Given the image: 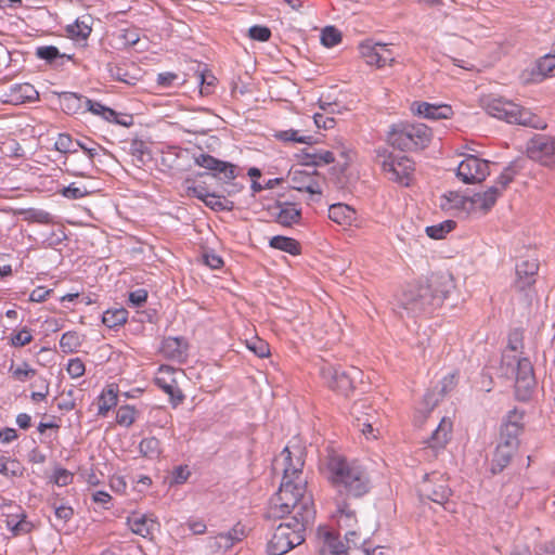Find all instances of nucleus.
Returning a JSON list of instances; mask_svg holds the SVG:
<instances>
[{"label":"nucleus","mask_w":555,"mask_h":555,"mask_svg":"<svg viewBox=\"0 0 555 555\" xmlns=\"http://www.w3.org/2000/svg\"><path fill=\"white\" fill-rule=\"evenodd\" d=\"M306 483V480H282L279 491L270 500L266 518L281 519L294 512L291 519L312 524L315 509L312 494L307 492Z\"/></svg>","instance_id":"1"},{"label":"nucleus","mask_w":555,"mask_h":555,"mask_svg":"<svg viewBox=\"0 0 555 555\" xmlns=\"http://www.w3.org/2000/svg\"><path fill=\"white\" fill-rule=\"evenodd\" d=\"M328 479L337 488L340 496L359 499L371 490V479L364 468L349 464L346 457L331 452L326 457Z\"/></svg>","instance_id":"2"},{"label":"nucleus","mask_w":555,"mask_h":555,"mask_svg":"<svg viewBox=\"0 0 555 555\" xmlns=\"http://www.w3.org/2000/svg\"><path fill=\"white\" fill-rule=\"evenodd\" d=\"M431 129L425 124L400 121L390 126L387 142L402 152L424 150L431 142Z\"/></svg>","instance_id":"3"},{"label":"nucleus","mask_w":555,"mask_h":555,"mask_svg":"<svg viewBox=\"0 0 555 555\" xmlns=\"http://www.w3.org/2000/svg\"><path fill=\"white\" fill-rule=\"evenodd\" d=\"M481 106L488 115L508 124H517L539 128L535 115L520 105L503 98L486 96L481 99Z\"/></svg>","instance_id":"4"},{"label":"nucleus","mask_w":555,"mask_h":555,"mask_svg":"<svg viewBox=\"0 0 555 555\" xmlns=\"http://www.w3.org/2000/svg\"><path fill=\"white\" fill-rule=\"evenodd\" d=\"M310 524L298 519L281 522L267 544L268 555H284L306 540V529Z\"/></svg>","instance_id":"5"},{"label":"nucleus","mask_w":555,"mask_h":555,"mask_svg":"<svg viewBox=\"0 0 555 555\" xmlns=\"http://www.w3.org/2000/svg\"><path fill=\"white\" fill-rule=\"evenodd\" d=\"M399 306L408 315L417 317L434 312L439 307V298L433 296L423 283L409 285L399 297Z\"/></svg>","instance_id":"6"},{"label":"nucleus","mask_w":555,"mask_h":555,"mask_svg":"<svg viewBox=\"0 0 555 555\" xmlns=\"http://www.w3.org/2000/svg\"><path fill=\"white\" fill-rule=\"evenodd\" d=\"M321 376L327 386L346 397H348L354 389V382L357 377H359L362 372L351 366L348 371L344 370L341 366H335L332 364H326L321 367Z\"/></svg>","instance_id":"7"},{"label":"nucleus","mask_w":555,"mask_h":555,"mask_svg":"<svg viewBox=\"0 0 555 555\" xmlns=\"http://www.w3.org/2000/svg\"><path fill=\"white\" fill-rule=\"evenodd\" d=\"M525 413L518 411L516 408L508 411L500 426V435L498 444L500 446H513L519 448L520 441L519 436L522 434L525 426L522 423Z\"/></svg>","instance_id":"8"},{"label":"nucleus","mask_w":555,"mask_h":555,"mask_svg":"<svg viewBox=\"0 0 555 555\" xmlns=\"http://www.w3.org/2000/svg\"><path fill=\"white\" fill-rule=\"evenodd\" d=\"M490 162L475 155H467L457 169L456 177L466 184L480 183L490 175Z\"/></svg>","instance_id":"9"},{"label":"nucleus","mask_w":555,"mask_h":555,"mask_svg":"<svg viewBox=\"0 0 555 555\" xmlns=\"http://www.w3.org/2000/svg\"><path fill=\"white\" fill-rule=\"evenodd\" d=\"M530 159L555 169V139L545 134H535L527 144Z\"/></svg>","instance_id":"10"},{"label":"nucleus","mask_w":555,"mask_h":555,"mask_svg":"<svg viewBox=\"0 0 555 555\" xmlns=\"http://www.w3.org/2000/svg\"><path fill=\"white\" fill-rule=\"evenodd\" d=\"M535 385L537 379L531 361L527 357L517 359L515 377V389L517 398L521 401L528 400Z\"/></svg>","instance_id":"11"},{"label":"nucleus","mask_w":555,"mask_h":555,"mask_svg":"<svg viewBox=\"0 0 555 555\" xmlns=\"http://www.w3.org/2000/svg\"><path fill=\"white\" fill-rule=\"evenodd\" d=\"M283 197L284 195L280 194L274 204L268 207L269 216L283 227H292L293 224L300 223L301 208L298 207V204L283 199Z\"/></svg>","instance_id":"12"},{"label":"nucleus","mask_w":555,"mask_h":555,"mask_svg":"<svg viewBox=\"0 0 555 555\" xmlns=\"http://www.w3.org/2000/svg\"><path fill=\"white\" fill-rule=\"evenodd\" d=\"M181 372L169 365H160L155 374L154 382L165 393H167L171 401L176 404L181 403L184 399L177 376Z\"/></svg>","instance_id":"13"},{"label":"nucleus","mask_w":555,"mask_h":555,"mask_svg":"<svg viewBox=\"0 0 555 555\" xmlns=\"http://www.w3.org/2000/svg\"><path fill=\"white\" fill-rule=\"evenodd\" d=\"M280 456L283 459V478L282 480H301L300 475L305 465L304 449L295 447L291 450L289 447H285Z\"/></svg>","instance_id":"14"},{"label":"nucleus","mask_w":555,"mask_h":555,"mask_svg":"<svg viewBox=\"0 0 555 555\" xmlns=\"http://www.w3.org/2000/svg\"><path fill=\"white\" fill-rule=\"evenodd\" d=\"M382 167L384 171L390 172L392 181L409 186L412 172L415 170L414 162L406 156H401L391 160H383Z\"/></svg>","instance_id":"15"},{"label":"nucleus","mask_w":555,"mask_h":555,"mask_svg":"<svg viewBox=\"0 0 555 555\" xmlns=\"http://www.w3.org/2000/svg\"><path fill=\"white\" fill-rule=\"evenodd\" d=\"M539 271V262L537 259H526L516 263V279L513 288L519 293L530 289L535 284V276Z\"/></svg>","instance_id":"16"},{"label":"nucleus","mask_w":555,"mask_h":555,"mask_svg":"<svg viewBox=\"0 0 555 555\" xmlns=\"http://www.w3.org/2000/svg\"><path fill=\"white\" fill-rule=\"evenodd\" d=\"M420 495L426 498L437 504H444L452 495V490L444 480L434 482L429 475H425V479L418 489Z\"/></svg>","instance_id":"17"},{"label":"nucleus","mask_w":555,"mask_h":555,"mask_svg":"<svg viewBox=\"0 0 555 555\" xmlns=\"http://www.w3.org/2000/svg\"><path fill=\"white\" fill-rule=\"evenodd\" d=\"M423 284L428 287L433 296L439 298V307L454 288L452 275L446 272L433 273Z\"/></svg>","instance_id":"18"},{"label":"nucleus","mask_w":555,"mask_h":555,"mask_svg":"<svg viewBox=\"0 0 555 555\" xmlns=\"http://www.w3.org/2000/svg\"><path fill=\"white\" fill-rule=\"evenodd\" d=\"M319 172L313 169L311 172L306 170H289L288 176L293 182L292 189L307 192L311 195H321L322 190L319 182L313 179Z\"/></svg>","instance_id":"19"},{"label":"nucleus","mask_w":555,"mask_h":555,"mask_svg":"<svg viewBox=\"0 0 555 555\" xmlns=\"http://www.w3.org/2000/svg\"><path fill=\"white\" fill-rule=\"evenodd\" d=\"M412 111L427 119H449L453 116V109L447 104H431L428 102H413Z\"/></svg>","instance_id":"20"},{"label":"nucleus","mask_w":555,"mask_h":555,"mask_svg":"<svg viewBox=\"0 0 555 555\" xmlns=\"http://www.w3.org/2000/svg\"><path fill=\"white\" fill-rule=\"evenodd\" d=\"M196 165L214 171L215 176L231 180L235 177L234 167L225 162H221L208 154H201L195 158Z\"/></svg>","instance_id":"21"},{"label":"nucleus","mask_w":555,"mask_h":555,"mask_svg":"<svg viewBox=\"0 0 555 555\" xmlns=\"http://www.w3.org/2000/svg\"><path fill=\"white\" fill-rule=\"evenodd\" d=\"M128 526L133 533L149 538L158 529L159 525L154 518L147 515L134 513L128 517Z\"/></svg>","instance_id":"22"},{"label":"nucleus","mask_w":555,"mask_h":555,"mask_svg":"<svg viewBox=\"0 0 555 555\" xmlns=\"http://www.w3.org/2000/svg\"><path fill=\"white\" fill-rule=\"evenodd\" d=\"M39 93L30 83H17L10 87L7 93L8 102L14 105L34 102L38 99Z\"/></svg>","instance_id":"23"},{"label":"nucleus","mask_w":555,"mask_h":555,"mask_svg":"<svg viewBox=\"0 0 555 555\" xmlns=\"http://www.w3.org/2000/svg\"><path fill=\"white\" fill-rule=\"evenodd\" d=\"M501 192L496 186H491L482 193H475L468 196L469 209L468 214L478 206L485 212L489 211L495 204Z\"/></svg>","instance_id":"24"},{"label":"nucleus","mask_w":555,"mask_h":555,"mask_svg":"<svg viewBox=\"0 0 555 555\" xmlns=\"http://www.w3.org/2000/svg\"><path fill=\"white\" fill-rule=\"evenodd\" d=\"M188 343L183 337H166L160 346L162 353L172 360H182L186 356Z\"/></svg>","instance_id":"25"},{"label":"nucleus","mask_w":555,"mask_h":555,"mask_svg":"<svg viewBox=\"0 0 555 555\" xmlns=\"http://www.w3.org/2000/svg\"><path fill=\"white\" fill-rule=\"evenodd\" d=\"M518 451V448H514L513 446H500L498 444L493 457L491 461V473L493 475L500 474L512 462L514 455Z\"/></svg>","instance_id":"26"},{"label":"nucleus","mask_w":555,"mask_h":555,"mask_svg":"<svg viewBox=\"0 0 555 555\" xmlns=\"http://www.w3.org/2000/svg\"><path fill=\"white\" fill-rule=\"evenodd\" d=\"M452 423L448 422L444 417L440 421L438 427L433 431L430 437L427 438L425 443L431 449H443L450 440Z\"/></svg>","instance_id":"27"},{"label":"nucleus","mask_w":555,"mask_h":555,"mask_svg":"<svg viewBox=\"0 0 555 555\" xmlns=\"http://www.w3.org/2000/svg\"><path fill=\"white\" fill-rule=\"evenodd\" d=\"M118 403V389L115 385H109L102 390L98 397V415L106 416L108 412Z\"/></svg>","instance_id":"28"},{"label":"nucleus","mask_w":555,"mask_h":555,"mask_svg":"<svg viewBox=\"0 0 555 555\" xmlns=\"http://www.w3.org/2000/svg\"><path fill=\"white\" fill-rule=\"evenodd\" d=\"M321 555H347V547L333 531L323 533V545L320 547Z\"/></svg>","instance_id":"29"},{"label":"nucleus","mask_w":555,"mask_h":555,"mask_svg":"<svg viewBox=\"0 0 555 555\" xmlns=\"http://www.w3.org/2000/svg\"><path fill=\"white\" fill-rule=\"evenodd\" d=\"M7 528L14 534H25L31 530V524L26 520L25 513L18 508L17 513L5 515Z\"/></svg>","instance_id":"30"},{"label":"nucleus","mask_w":555,"mask_h":555,"mask_svg":"<svg viewBox=\"0 0 555 555\" xmlns=\"http://www.w3.org/2000/svg\"><path fill=\"white\" fill-rule=\"evenodd\" d=\"M468 196L460 194L457 191H449L440 197V208L442 210L457 209L468 212Z\"/></svg>","instance_id":"31"},{"label":"nucleus","mask_w":555,"mask_h":555,"mask_svg":"<svg viewBox=\"0 0 555 555\" xmlns=\"http://www.w3.org/2000/svg\"><path fill=\"white\" fill-rule=\"evenodd\" d=\"M269 246L274 249L285 251L292 256H298L301 254L300 243L289 236L275 235L270 238Z\"/></svg>","instance_id":"32"},{"label":"nucleus","mask_w":555,"mask_h":555,"mask_svg":"<svg viewBox=\"0 0 555 555\" xmlns=\"http://www.w3.org/2000/svg\"><path fill=\"white\" fill-rule=\"evenodd\" d=\"M328 218L338 224H351L356 210L346 204H334L328 208Z\"/></svg>","instance_id":"33"},{"label":"nucleus","mask_w":555,"mask_h":555,"mask_svg":"<svg viewBox=\"0 0 555 555\" xmlns=\"http://www.w3.org/2000/svg\"><path fill=\"white\" fill-rule=\"evenodd\" d=\"M85 335L77 331L65 332L60 338V348L64 353H74L80 350Z\"/></svg>","instance_id":"34"},{"label":"nucleus","mask_w":555,"mask_h":555,"mask_svg":"<svg viewBox=\"0 0 555 555\" xmlns=\"http://www.w3.org/2000/svg\"><path fill=\"white\" fill-rule=\"evenodd\" d=\"M89 20V16H82L81 18H77L73 24L67 25L66 31L68 37L74 40H86L92 31Z\"/></svg>","instance_id":"35"},{"label":"nucleus","mask_w":555,"mask_h":555,"mask_svg":"<svg viewBox=\"0 0 555 555\" xmlns=\"http://www.w3.org/2000/svg\"><path fill=\"white\" fill-rule=\"evenodd\" d=\"M13 214L16 216H22L23 220L27 222L40 223V224H49L52 222L51 215L42 209L37 208H20L14 209Z\"/></svg>","instance_id":"36"},{"label":"nucleus","mask_w":555,"mask_h":555,"mask_svg":"<svg viewBox=\"0 0 555 555\" xmlns=\"http://www.w3.org/2000/svg\"><path fill=\"white\" fill-rule=\"evenodd\" d=\"M243 529L236 525L233 529L225 533H219L214 538V546L219 550H228L234 545V543L241 541Z\"/></svg>","instance_id":"37"},{"label":"nucleus","mask_w":555,"mask_h":555,"mask_svg":"<svg viewBox=\"0 0 555 555\" xmlns=\"http://www.w3.org/2000/svg\"><path fill=\"white\" fill-rule=\"evenodd\" d=\"M365 408L364 401H356L351 406V414L356 417V424L354 426L358 427V429L369 437L373 433V426L371 423L372 416L367 414L365 418H361L360 414L362 413V410Z\"/></svg>","instance_id":"38"},{"label":"nucleus","mask_w":555,"mask_h":555,"mask_svg":"<svg viewBox=\"0 0 555 555\" xmlns=\"http://www.w3.org/2000/svg\"><path fill=\"white\" fill-rule=\"evenodd\" d=\"M128 320V311L125 308L108 309L103 313L102 322L108 328L122 326Z\"/></svg>","instance_id":"39"},{"label":"nucleus","mask_w":555,"mask_h":555,"mask_svg":"<svg viewBox=\"0 0 555 555\" xmlns=\"http://www.w3.org/2000/svg\"><path fill=\"white\" fill-rule=\"evenodd\" d=\"M0 474L7 478L21 477L24 474V466L16 459L0 455Z\"/></svg>","instance_id":"40"},{"label":"nucleus","mask_w":555,"mask_h":555,"mask_svg":"<svg viewBox=\"0 0 555 555\" xmlns=\"http://www.w3.org/2000/svg\"><path fill=\"white\" fill-rule=\"evenodd\" d=\"M360 53L362 57L365 59V62L370 65H376L380 62V50L386 51V44L376 43H361L359 47Z\"/></svg>","instance_id":"41"},{"label":"nucleus","mask_w":555,"mask_h":555,"mask_svg":"<svg viewBox=\"0 0 555 555\" xmlns=\"http://www.w3.org/2000/svg\"><path fill=\"white\" fill-rule=\"evenodd\" d=\"M83 107L92 114L101 116L104 120H116L117 113L114 109L106 107L99 102H94L88 98H85Z\"/></svg>","instance_id":"42"},{"label":"nucleus","mask_w":555,"mask_h":555,"mask_svg":"<svg viewBox=\"0 0 555 555\" xmlns=\"http://www.w3.org/2000/svg\"><path fill=\"white\" fill-rule=\"evenodd\" d=\"M455 227L456 222L449 219L440 222L439 224L426 227L425 232L433 240H441L444 238L448 233L453 231Z\"/></svg>","instance_id":"43"},{"label":"nucleus","mask_w":555,"mask_h":555,"mask_svg":"<svg viewBox=\"0 0 555 555\" xmlns=\"http://www.w3.org/2000/svg\"><path fill=\"white\" fill-rule=\"evenodd\" d=\"M245 348L250 350L258 358H266L270 356L269 344L257 335H254L250 338L245 337Z\"/></svg>","instance_id":"44"},{"label":"nucleus","mask_w":555,"mask_h":555,"mask_svg":"<svg viewBox=\"0 0 555 555\" xmlns=\"http://www.w3.org/2000/svg\"><path fill=\"white\" fill-rule=\"evenodd\" d=\"M274 137L282 142H296L308 145L317 143L312 135H298V131L294 129L278 131Z\"/></svg>","instance_id":"45"},{"label":"nucleus","mask_w":555,"mask_h":555,"mask_svg":"<svg viewBox=\"0 0 555 555\" xmlns=\"http://www.w3.org/2000/svg\"><path fill=\"white\" fill-rule=\"evenodd\" d=\"M138 417V411L134 406L125 404L120 405L116 412V423L122 427H130Z\"/></svg>","instance_id":"46"},{"label":"nucleus","mask_w":555,"mask_h":555,"mask_svg":"<svg viewBox=\"0 0 555 555\" xmlns=\"http://www.w3.org/2000/svg\"><path fill=\"white\" fill-rule=\"evenodd\" d=\"M139 449L143 456L155 459L160 454V442L155 437L144 438L141 440Z\"/></svg>","instance_id":"47"},{"label":"nucleus","mask_w":555,"mask_h":555,"mask_svg":"<svg viewBox=\"0 0 555 555\" xmlns=\"http://www.w3.org/2000/svg\"><path fill=\"white\" fill-rule=\"evenodd\" d=\"M10 374L15 380L26 382L31 379L36 375V370L33 369L28 363L23 362L18 365H14L13 363L9 369Z\"/></svg>","instance_id":"48"},{"label":"nucleus","mask_w":555,"mask_h":555,"mask_svg":"<svg viewBox=\"0 0 555 555\" xmlns=\"http://www.w3.org/2000/svg\"><path fill=\"white\" fill-rule=\"evenodd\" d=\"M343 35L335 26H326L321 33V43L326 48H332L341 41Z\"/></svg>","instance_id":"49"},{"label":"nucleus","mask_w":555,"mask_h":555,"mask_svg":"<svg viewBox=\"0 0 555 555\" xmlns=\"http://www.w3.org/2000/svg\"><path fill=\"white\" fill-rule=\"evenodd\" d=\"M83 99L76 93H66L62 99V107L68 114H76L82 108Z\"/></svg>","instance_id":"50"},{"label":"nucleus","mask_w":555,"mask_h":555,"mask_svg":"<svg viewBox=\"0 0 555 555\" xmlns=\"http://www.w3.org/2000/svg\"><path fill=\"white\" fill-rule=\"evenodd\" d=\"M247 36L254 41L267 42L272 37V31L268 26L254 25L248 28Z\"/></svg>","instance_id":"51"},{"label":"nucleus","mask_w":555,"mask_h":555,"mask_svg":"<svg viewBox=\"0 0 555 555\" xmlns=\"http://www.w3.org/2000/svg\"><path fill=\"white\" fill-rule=\"evenodd\" d=\"M538 73L543 77L555 75V54H546L537 62Z\"/></svg>","instance_id":"52"},{"label":"nucleus","mask_w":555,"mask_h":555,"mask_svg":"<svg viewBox=\"0 0 555 555\" xmlns=\"http://www.w3.org/2000/svg\"><path fill=\"white\" fill-rule=\"evenodd\" d=\"M201 79L199 92L202 95H209L214 92L217 78L208 70H203L198 75Z\"/></svg>","instance_id":"53"},{"label":"nucleus","mask_w":555,"mask_h":555,"mask_svg":"<svg viewBox=\"0 0 555 555\" xmlns=\"http://www.w3.org/2000/svg\"><path fill=\"white\" fill-rule=\"evenodd\" d=\"M33 333L28 327H23L10 337V343L13 347H24L33 341Z\"/></svg>","instance_id":"54"},{"label":"nucleus","mask_w":555,"mask_h":555,"mask_svg":"<svg viewBox=\"0 0 555 555\" xmlns=\"http://www.w3.org/2000/svg\"><path fill=\"white\" fill-rule=\"evenodd\" d=\"M60 194L68 199H79L90 195L91 192L86 186H76L75 183H72L68 186L63 188L60 191Z\"/></svg>","instance_id":"55"},{"label":"nucleus","mask_w":555,"mask_h":555,"mask_svg":"<svg viewBox=\"0 0 555 555\" xmlns=\"http://www.w3.org/2000/svg\"><path fill=\"white\" fill-rule=\"evenodd\" d=\"M65 370L72 378H79L85 375L86 365L80 358H70Z\"/></svg>","instance_id":"56"},{"label":"nucleus","mask_w":555,"mask_h":555,"mask_svg":"<svg viewBox=\"0 0 555 555\" xmlns=\"http://www.w3.org/2000/svg\"><path fill=\"white\" fill-rule=\"evenodd\" d=\"M74 474L66 468L57 467L52 475V481L59 487H65L73 482Z\"/></svg>","instance_id":"57"},{"label":"nucleus","mask_w":555,"mask_h":555,"mask_svg":"<svg viewBox=\"0 0 555 555\" xmlns=\"http://www.w3.org/2000/svg\"><path fill=\"white\" fill-rule=\"evenodd\" d=\"M530 157L527 155L526 157H518L515 160L511 162L508 166L504 168V172L512 177L514 180L515 176L518 175L521 170H524L530 162Z\"/></svg>","instance_id":"58"},{"label":"nucleus","mask_w":555,"mask_h":555,"mask_svg":"<svg viewBox=\"0 0 555 555\" xmlns=\"http://www.w3.org/2000/svg\"><path fill=\"white\" fill-rule=\"evenodd\" d=\"M507 348L517 351L524 348V331L522 328H514L508 333Z\"/></svg>","instance_id":"59"},{"label":"nucleus","mask_w":555,"mask_h":555,"mask_svg":"<svg viewBox=\"0 0 555 555\" xmlns=\"http://www.w3.org/2000/svg\"><path fill=\"white\" fill-rule=\"evenodd\" d=\"M119 39L125 47H132L140 40L139 30L135 27L125 28L120 31Z\"/></svg>","instance_id":"60"},{"label":"nucleus","mask_w":555,"mask_h":555,"mask_svg":"<svg viewBox=\"0 0 555 555\" xmlns=\"http://www.w3.org/2000/svg\"><path fill=\"white\" fill-rule=\"evenodd\" d=\"M54 145H55V149L62 153L75 152V150L73 149L74 141H73L72 137L67 133L59 134Z\"/></svg>","instance_id":"61"},{"label":"nucleus","mask_w":555,"mask_h":555,"mask_svg":"<svg viewBox=\"0 0 555 555\" xmlns=\"http://www.w3.org/2000/svg\"><path fill=\"white\" fill-rule=\"evenodd\" d=\"M36 55L41 59V60H46L48 62H52L54 61L56 57L60 56V52H59V49L56 47H53V46H44V47H39L37 49V52H36Z\"/></svg>","instance_id":"62"},{"label":"nucleus","mask_w":555,"mask_h":555,"mask_svg":"<svg viewBox=\"0 0 555 555\" xmlns=\"http://www.w3.org/2000/svg\"><path fill=\"white\" fill-rule=\"evenodd\" d=\"M109 487L114 492L118 494H126L127 481L121 475H113L109 478Z\"/></svg>","instance_id":"63"},{"label":"nucleus","mask_w":555,"mask_h":555,"mask_svg":"<svg viewBox=\"0 0 555 555\" xmlns=\"http://www.w3.org/2000/svg\"><path fill=\"white\" fill-rule=\"evenodd\" d=\"M53 293V289H48L44 286L36 287L29 295V301L31 302H43Z\"/></svg>","instance_id":"64"}]
</instances>
